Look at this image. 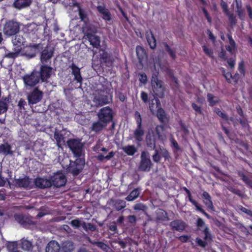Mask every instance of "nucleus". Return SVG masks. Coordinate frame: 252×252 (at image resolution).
<instances>
[{
    "mask_svg": "<svg viewBox=\"0 0 252 252\" xmlns=\"http://www.w3.org/2000/svg\"><path fill=\"white\" fill-rule=\"evenodd\" d=\"M94 95L93 102L97 106L107 104L112 100V89L106 86L98 85Z\"/></svg>",
    "mask_w": 252,
    "mask_h": 252,
    "instance_id": "nucleus-1",
    "label": "nucleus"
},
{
    "mask_svg": "<svg viewBox=\"0 0 252 252\" xmlns=\"http://www.w3.org/2000/svg\"><path fill=\"white\" fill-rule=\"evenodd\" d=\"M151 82L153 90L154 93V97H163L164 94V88L162 85V82L158 79V77L156 75L152 76Z\"/></svg>",
    "mask_w": 252,
    "mask_h": 252,
    "instance_id": "nucleus-2",
    "label": "nucleus"
},
{
    "mask_svg": "<svg viewBox=\"0 0 252 252\" xmlns=\"http://www.w3.org/2000/svg\"><path fill=\"white\" fill-rule=\"evenodd\" d=\"M20 30L19 24L13 20L7 22L3 28V33L8 36H10L17 34Z\"/></svg>",
    "mask_w": 252,
    "mask_h": 252,
    "instance_id": "nucleus-3",
    "label": "nucleus"
},
{
    "mask_svg": "<svg viewBox=\"0 0 252 252\" xmlns=\"http://www.w3.org/2000/svg\"><path fill=\"white\" fill-rule=\"evenodd\" d=\"M67 144L74 156L80 157L83 154V144L78 139H70L67 141Z\"/></svg>",
    "mask_w": 252,
    "mask_h": 252,
    "instance_id": "nucleus-4",
    "label": "nucleus"
},
{
    "mask_svg": "<svg viewBox=\"0 0 252 252\" xmlns=\"http://www.w3.org/2000/svg\"><path fill=\"white\" fill-rule=\"evenodd\" d=\"M43 93L38 88H34L29 92L27 95L28 103L29 105H33L39 102L42 99Z\"/></svg>",
    "mask_w": 252,
    "mask_h": 252,
    "instance_id": "nucleus-5",
    "label": "nucleus"
},
{
    "mask_svg": "<svg viewBox=\"0 0 252 252\" xmlns=\"http://www.w3.org/2000/svg\"><path fill=\"white\" fill-rule=\"evenodd\" d=\"M98 119L108 125L113 119L112 110L109 107H105L100 109L97 113Z\"/></svg>",
    "mask_w": 252,
    "mask_h": 252,
    "instance_id": "nucleus-6",
    "label": "nucleus"
},
{
    "mask_svg": "<svg viewBox=\"0 0 252 252\" xmlns=\"http://www.w3.org/2000/svg\"><path fill=\"white\" fill-rule=\"evenodd\" d=\"M151 166L152 162L149 154L146 152H142L141 155V160L138 167L139 170L142 171H149Z\"/></svg>",
    "mask_w": 252,
    "mask_h": 252,
    "instance_id": "nucleus-7",
    "label": "nucleus"
},
{
    "mask_svg": "<svg viewBox=\"0 0 252 252\" xmlns=\"http://www.w3.org/2000/svg\"><path fill=\"white\" fill-rule=\"evenodd\" d=\"M40 74L38 71H33L30 75H26L23 77V80L26 86L33 87L38 84L40 80Z\"/></svg>",
    "mask_w": 252,
    "mask_h": 252,
    "instance_id": "nucleus-8",
    "label": "nucleus"
},
{
    "mask_svg": "<svg viewBox=\"0 0 252 252\" xmlns=\"http://www.w3.org/2000/svg\"><path fill=\"white\" fill-rule=\"evenodd\" d=\"M84 164V161L82 159L80 158L76 159L75 161L70 163L68 171L74 176L77 175L83 169Z\"/></svg>",
    "mask_w": 252,
    "mask_h": 252,
    "instance_id": "nucleus-9",
    "label": "nucleus"
},
{
    "mask_svg": "<svg viewBox=\"0 0 252 252\" xmlns=\"http://www.w3.org/2000/svg\"><path fill=\"white\" fill-rule=\"evenodd\" d=\"M50 179L51 180L52 185L57 188L63 186L66 182L65 176L60 172L54 174Z\"/></svg>",
    "mask_w": 252,
    "mask_h": 252,
    "instance_id": "nucleus-10",
    "label": "nucleus"
},
{
    "mask_svg": "<svg viewBox=\"0 0 252 252\" xmlns=\"http://www.w3.org/2000/svg\"><path fill=\"white\" fill-rule=\"evenodd\" d=\"M53 71V68L44 64H42L38 71L40 74L39 77L42 82H45L51 77Z\"/></svg>",
    "mask_w": 252,
    "mask_h": 252,
    "instance_id": "nucleus-11",
    "label": "nucleus"
},
{
    "mask_svg": "<svg viewBox=\"0 0 252 252\" xmlns=\"http://www.w3.org/2000/svg\"><path fill=\"white\" fill-rule=\"evenodd\" d=\"M42 48V45L40 43L31 44L27 48L24 55L28 59L32 58L35 57L36 53Z\"/></svg>",
    "mask_w": 252,
    "mask_h": 252,
    "instance_id": "nucleus-12",
    "label": "nucleus"
},
{
    "mask_svg": "<svg viewBox=\"0 0 252 252\" xmlns=\"http://www.w3.org/2000/svg\"><path fill=\"white\" fill-rule=\"evenodd\" d=\"M68 131L65 129H63L59 132L57 130L54 133V138L57 141V144L59 147H61L63 144L65 143L66 139L68 135Z\"/></svg>",
    "mask_w": 252,
    "mask_h": 252,
    "instance_id": "nucleus-13",
    "label": "nucleus"
},
{
    "mask_svg": "<svg viewBox=\"0 0 252 252\" xmlns=\"http://www.w3.org/2000/svg\"><path fill=\"white\" fill-rule=\"evenodd\" d=\"M53 54V48L50 46H47L41 52L40 61L42 64H45L51 59Z\"/></svg>",
    "mask_w": 252,
    "mask_h": 252,
    "instance_id": "nucleus-14",
    "label": "nucleus"
},
{
    "mask_svg": "<svg viewBox=\"0 0 252 252\" xmlns=\"http://www.w3.org/2000/svg\"><path fill=\"white\" fill-rule=\"evenodd\" d=\"M34 184L36 187L41 189L49 188L52 186L51 180L47 178H37L35 180Z\"/></svg>",
    "mask_w": 252,
    "mask_h": 252,
    "instance_id": "nucleus-15",
    "label": "nucleus"
},
{
    "mask_svg": "<svg viewBox=\"0 0 252 252\" xmlns=\"http://www.w3.org/2000/svg\"><path fill=\"white\" fill-rule=\"evenodd\" d=\"M87 38L94 48H98L100 46V37L95 34L88 33L86 34Z\"/></svg>",
    "mask_w": 252,
    "mask_h": 252,
    "instance_id": "nucleus-16",
    "label": "nucleus"
},
{
    "mask_svg": "<svg viewBox=\"0 0 252 252\" xmlns=\"http://www.w3.org/2000/svg\"><path fill=\"white\" fill-rule=\"evenodd\" d=\"M203 202L209 210L214 211V207L210 195L207 191H204L201 195Z\"/></svg>",
    "mask_w": 252,
    "mask_h": 252,
    "instance_id": "nucleus-17",
    "label": "nucleus"
},
{
    "mask_svg": "<svg viewBox=\"0 0 252 252\" xmlns=\"http://www.w3.org/2000/svg\"><path fill=\"white\" fill-rule=\"evenodd\" d=\"M149 110L153 115H155L158 108L161 107V104L158 98L152 99L149 102Z\"/></svg>",
    "mask_w": 252,
    "mask_h": 252,
    "instance_id": "nucleus-18",
    "label": "nucleus"
},
{
    "mask_svg": "<svg viewBox=\"0 0 252 252\" xmlns=\"http://www.w3.org/2000/svg\"><path fill=\"white\" fill-rule=\"evenodd\" d=\"M109 204L112 205L117 211H120L126 207V201L121 199L114 200L111 199L109 202Z\"/></svg>",
    "mask_w": 252,
    "mask_h": 252,
    "instance_id": "nucleus-19",
    "label": "nucleus"
},
{
    "mask_svg": "<svg viewBox=\"0 0 252 252\" xmlns=\"http://www.w3.org/2000/svg\"><path fill=\"white\" fill-rule=\"evenodd\" d=\"M32 0H15L13 5L17 9H21L30 6Z\"/></svg>",
    "mask_w": 252,
    "mask_h": 252,
    "instance_id": "nucleus-20",
    "label": "nucleus"
},
{
    "mask_svg": "<svg viewBox=\"0 0 252 252\" xmlns=\"http://www.w3.org/2000/svg\"><path fill=\"white\" fill-rule=\"evenodd\" d=\"M61 246L56 241H51L48 243L46 247V252H59Z\"/></svg>",
    "mask_w": 252,
    "mask_h": 252,
    "instance_id": "nucleus-21",
    "label": "nucleus"
},
{
    "mask_svg": "<svg viewBox=\"0 0 252 252\" xmlns=\"http://www.w3.org/2000/svg\"><path fill=\"white\" fill-rule=\"evenodd\" d=\"M98 12L101 14L102 18L106 21H109L111 19V14L104 6L99 5L97 7Z\"/></svg>",
    "mask_w": 252,
    "mask_h": 252,
    "instance_id": "nucleus-22",
    "label": "nucleus"
},
{
    "mask_svg": "<svg viewBox=\"0 0 252 252\" xmlns=\"http://www.w3.org/2000/svg\"><path fill=\"white\" fill-rule=\"evenodd\" d=\"M107 125L98 119V121L93 123L91 129L95 132H98L105 128Z\"/></svg>",
    "mask_w": 252,
    "mask_h": 252,
    "instance_id": "nucleus-23",
    "label": "nucleus"
},
{
    "mask_svg": "<svg viewBox=\"0 0 252 252\" xmlns=\"http://www.w3.org/2000/svg\"><path fill=\"white\" fill-rule=\"evenodd\" d=\"M14 38L12 39V43L14 46L16 47L17 51H21V46L25 42V39L22 35L20 34H15Z\"/></svg>",
    "mask_w": 252,
    "mask_h": 252,
    "instance_id": "nucleus-24",
    "label": "nucleus"
},
{
    "mask_svg": "<svg viewBox=\"0 0 252 252\" xmlns=\"http://www.w3.org/2000/svg\"><path fill=\"white\" fill-rule=\"evenodd\" d=\"M188 196L189 198V201L195 207L197 210L200 212L201 213H202L206 217H207L208 219L210 218V216L207 213L204 209H203L200 205L198 203V202L195 201V200L192 199L191 194V193L188 194Z\"/></svg>",
    "mask_w": 252,
    "mask_h": 252,
    "instance_id": "nucleus-25",
    "label": "nucleus"
},
{
    "mask_svg": "<svg viewBox=\"0 0 252 252\" xmlns=\"http://www.w3.org/2000/svg\"><path fill=\"white\" fill-rule=\"evenodd\" d=\"M188 196L189 198V201L195 207L197 210L200 212L201 213H202L206 217H207L208 219L210 218V216L207 213L204 209H203L200 205L198 203V202L195 201V200L192 199L191 194V193L188 194Z\"/></svg>",
    "mask_w": 252,
    "mask_h": 252,
    "instance_id": "nucleus-26",
    "label": "nucleus"
},
{
    "mask_svg": "<svg viewBox=\"0 0 252 252\" xmlns=\"http://www.w3.org/2000/svg\"><path fill=\"white\" fill-rule=\"evenodd\" d=\"M238 175L240 178L241 180L250 189H252V180L247 175H246L244 172L242 171H238Z\"/></svg>",
    "mask_w": 252,
    "mask_h": 252,
    "instance_id": "nucleus-27",
    "label": "nucleus"
},
{
    "mask_svg": "<svg viewBox=\"0 0 252 252\" xmlns=\"http://www.w3.org/2000/svg\"><path fill=\"white\" fill-rule=\"evenodd\" d=\"M74 249V243L70 241L63 242L61 247V250L63 252H72Z\"/></svg>",
    "mask_w": 252,
    "mask_h": 252,
    "instance_id": "nucleus-28",
    "label": "nucleus"
},
{
    "mask_svg": "<svg viewBox=\"0 0 252 252\" xmlns=\"http://www.w3.org/2000/svg\"><path fill=\"white\" fill-rule=\"evenodd\" d=\"M64 6L67 7L68 6H77L78 7V12L80 16V18L81 20H84L86 18V14L85 13L84 11L79 6V4L78 3L76 2L75 0H72L71 2H69L68 4H66L65 3H64Z\"/></svg>",
    "mask_w": 252,
    "mask_h": 252,
    "instance_id": "nucleus-29",
    "label": "nucleus"
},
{
    "mask_svg": "<svg viewBox=\"0 0 252 252\" xmlns=\"http://www.w3.org/2000/svg\"><path fill=\"white\" fill-rule=\"evenodd\" d=\"M155 115H156L158 120L162 123H166L169 120V117L161 107L158 108Z\"/></svg>",
    "mask_w": 252,
    "mask_h": 252,
    "instance_id": "nucleus-30",
    "label": "nucleus"
},
{
    "mask_svg": "<svg viewBox=\"0 0 252 252\" xmlns=\"http://www.w3.org/2000/svg\"><path fill=\"white\" fill-rule=\"evenodd\" d=\"M13 152L11 150V146L8 143L1 144L0 145V154L4 155H12Z\"/></svg>",
    "mask_w": 252,
    "mask_h": 252,
    "instance_id": "nucleus-31",
    "label": "nucleus"
},
{
    "mask_svg": "<svg viewBox=\"0 0 252 252\" xmlns=\"http://www.w3.org/2000/svg\"><path fill=\"white\" fill-rule=\"evenodd\" d=\"M146 38L150 48L152 49H155L156 47V40L151 31L146 32Z\"/></svg>",
    "mask_w": 252,
    "mask_h": 252,
    "instance_id": "nucleus-32",
    "label": "nucleus"
},
{
    "mask_svg": "<svg viewBox=\"0 0 252 252\" xmlns=\"http://www.w3.org/2000/svg\"><path fill=\"white\" fill-rule=\"evenodd\" d=\"M15 183L19 187L27 188L31 184V181L28 177H24L15 180Z\"/></svg>",
    "mask_w": 252,
    "mask_h": 252,
    "instance_id": "nucleus-33",
    "label": "nucleus"
},
{
    "mask_svg": "<svg viewBox=\"0 0 252 252\" xmlns=\"http://www.w3.org/2000/svg\"><path fill=\"white\" fill-rule=\"evenodd\" d=\"M70 225L75 228H79L82 226L84 229L87 231V227L85 222L78 219H75L70 222Z\"/></svg>",
    "mask_w": 252,
    "mask_h": 252,
    "instance_id": "nucleus-34",
    "label": "nucleus"
},
{
    "mask_svg": "<svg viewBox=\"0 0 252 252\" xmlns=\"http://www.w3.org/2000/svg\"><path fill=\"white\" fill-rule=\"evenodd\" d=\"M144 134V131L142 128V125H137V127L134 131V137L138 141H141L143 139V136Z\"/></svg>",
    "mask_w": 252,
    "mask_h": 252,
    "instance_id": "nucleus-35",
    "label": "nucleus"
},
{
    "mask_svg": "<svg viewBox=\"0 0 252 252\" xmlns=\"http://www.w3.org/2000/svg\"><path fill=\"white\" fill-rule=\"evenodd\" d=\"M70 68L72 69V73L74 76L75 79L78 82L81 83L82 80V78L80 74V69L73 64H72Z\"/></svg>",
    "mask_w": 252,
    "mask_h": 252,
    "instance_id": "nucleus-36",
    "label": "nucleus"
},
{
    "mask_svg": "<svg viewBox=\"0 0 252 252\" xmlns=\"http://www.w3.org/2000/svg\"><path fill=\"white\" fill-rule=\"evenodd\" d=\"M21 247L25 250L29 251L32 248V243L27 239L23 238L21 240Z\"/></svg>",
    "mask_w": 252,
    "mask_h": 252,
    "instance_id": "nucleus-37",
    "label": "nucleus"
},
{
    "mask_svg": "<svg viewBox=\"0 0 252 252\" xmlns=\"http://www.w3.org/2000/svg\"><path fill=\"white\" fill-rule=\"evenodd\" d=\"M146 142L148 146L151 148H154L156 145V138L153 132H149L146 137Z\"/></svg>",
    "mask_w": 252,
    "mask_h": 252,
    "instance_id": "nucleus-38",
    "label": "nucleus"
},
{
    "mask_svg": "<svg viewBox=\"0 0 252 252\" xmlns=\"http://www.w3.org/2000/svg\"><path fill=\"white\" fill-rule=\"evenodd\" d=\"M140 189H133L130 194L126 198V200L128 201H132L136 199L139 195Z\"/></svg>",
    "mask_w": 252,
    "mask_h": 252,
    "instance_id": "nucleus-39",
    "label": "nucleus"
},
{
    "mask_svg": "<svg viewBox=\"0 0 252 252\" xmlns=\"http://www.w3.org/2000/svg\"><path fill=\"white\" fill-rule=\"evenodd\" d=\"M156 131L159 139L163 140L166 138V134L162 126H158L156 128Z\"/></svg>",
    "mask_w": 252,
    "mask_h": 252,
    "instance_id": "nucleus-40",
    "label": "nucleus"
},
{
    "mask_svg": "<svg viewBox=\"0 0 252 252\" xmlns=\"http://www.w3.org/2000/svg\"><path fill=\"white\" fill-rule=\"evenodd\" d=\"M122 149L129 156H133L137 151L134 145L126 146L123 147Z\"/></svg>",
    "mask_w": 252,
    "mask_h": 252,
    "instance_id": "nucleus-41",
    "label": "nucleus"
},
{
    "mask_svg": "<svg viewBox=\"0 0 252 252\" xmlns=\"http://www.w3.org/2000/svg\"><path fill=\"white\" fill-rule=\"evenodd\" d=\"M115 155V153L113 151H111L108 153L106 156L103 155L102 154H99L97 157L96 158L100 161H103L105 159L108 160L112 158Z\"/></svg>",
    "mask_w": 252,
    "mask_h": 252,
    "instance_id": "nucleus-42",
    "label": "nucleus"
},
{
    "mask_svg": "<svg viewBox=\"0 0 252 252\" xmlns=\"http://www.w3.org/2000/svg\"><path fill=\"white\" fill-rule=\"evenodd\" d=\"M166 213L163 210L158 209L156 211V220H164L167 218Z\"/></svg>",
    "mask_w": 252,
    "mask_h": 252,
    "instance_id": "nucleus-43",
    "label": "nucleus"
},
{
    "mask_svg": "<svg viewBox=\"0 0 252 252\" xmlns=\"http://www.w3.org/2000/svg\"><path fill=\"white\" fill-rule=\"evenodd\" d=\"M236 12L237 13L239 18L242 20H243L245 18V10L243 9L241 4L238 3H236Z\"/></svg>",
    "mask_w": 252,
    "mask_h": 252,
    "instance_id": "nucleus-44",
    "label": "nucleus"
},
{
    "mask_svg": "<svg viewBox=\"0 0 252 252\" xmlns=\"http://www.w3.org/2000/svg\"><path fill=\"white\" fill-rule=\"evenodd\" d=\"M186 228V223L182 221L174 220V229L179 231H183Z\"/></svg>",
    "mask_w": 252,
    "mask_h": 252,
    "instance_id": "nucleus-45",
    "label": "nucleus"
},
{
    "mask_svg": "<svg viewBox=\"0 0 252 252\" xmlns=\"http://www.w3.org/2000/svg\"><path fill=\"white\" fill-rule=\"evenodd\" d=\"M136 52L140 61L146 56L145 51L141 46H137L136 48Z\"/></svg>",
    "mask_w": 252,
    "mask_h": 252,
    "instance_id": "nucleus-46",
    "label": "nucleus"
},
{
    "mask_svg": "<svg viewBox=\"0 0 252 252\" xmlns=\"http://www.w3.org/2000/svg\"><path fill=\"white\" fill-rule=\"evenodd\" d=\"M225 15L228 17V21L231 27H233L236 25L237 22V20L236 16L233 13L229 12L228 14H227Z\"/></svg>",
    "mask_w": 252,
    "mask_h": 252,
    "instance_id": "nucleus-47",
    "label": "nucleus"
},
{
    "mask_svg": "<svg viewBox=\"0 0 252 252\" xmlns=\"http://www.w3.org/2000/svg\"><path fill=\"white\" fill-rule=\"evenodd\" d=\"M133 209L135 211H141L146 213L148 207L145 204L141 203H138L135 204L133 207Z\"/></svg>",
    "mask_w": 252,
    "mask_h": 252,
    "instance_id": "nucleus-48",
    "label": "nucleus"
},
{
    "mask_svg": "<svg viewBox=\"0 0 252 252\" xmlns=\"http://www.w3.org/2000/svg\"><path fill=\"white\" fill-rule=\"evenodd\" d=\"M207 96L208 101L209 103V105L210 106H214V105L219 103L218 99H214L215 96L213 94L209 93L207 94Z\"/></svg>",
    "mask_w": 252,
    "mask_h": 252,
    "instance_id": "nucleus-49",
    "label": "nucleus"
},
{
    "mask_svg": "<svg viewBox=\"0 0 252 252\" xmlns=\"http://www.w3.org/2000/svg\"><path fill=\"white\" fill-rule=\"evenodd\" d=\"M6 101V99L4 100H0V114L5 112L7 110L8 105Z\"/></svg>",
    "mask_w": 252,
    "mask_h": 252,
    "instance_id": "nucleus-50",
    "label": "nucleus"
},
{
    "mask_svg": "<svg viewBox=\"0 0 252 252\" xmlns=\"http://www.w3.org/2000/svg\"><path fill=\"white\" fill-rule=\"evenodd\" d=\"M215 112L221 119L223 120L227 121L228 120V118L226 114L223 113L221 111V110L218 108H216L214 110Z\"/></svg>",
    "mask_w": 252,
    "mask_h": 252,
    "instance_id": "nucleus-51",
    "label": "nucleus"
},
{
    "mask_svg": "<svg viewBox=\"0 0 252 252\" xmlns=\"http://www.w3.org/2000/svg\"><path fill=\"white\" fill-rule=\"evenodd\" d=\"M17 242H8L6 244V247L9 251L13 252L17 248Z\"/></svg>",
    "mask_w": 252,
    "mask_h": 252,
    "instance_id": "nucleus-52",
    "label": "nucleus"
},
{
    "mask_svg": "<svg viewBox=\"0 0 252 252\" xmlns=\"http://www.w3.org/2000/svg\"><path fill=\"white\" fill-rule=\"evenodd\" d=\"M203 232L204 234V239L206 241H209L212 240V236L209 232V229L208 227H206Z\"/></svg>",
    "mask_w": 252,
    "mask_h": 252,
    "instance_id": "nucleus-53",
    "label": "nucleus"
},
{
    "mask_svg": "<svg viewBox=\"0 0 252 252\" xmlns=\"http://www.w3.org/2000/svg\"><path fill=\"white\" fill-rule=\"evenodd\" d=\"M161 154L159 150L156 149L155 153L153 155V159L155 162H158L160 160Z\"/></svg>",
    "mask_w": 252,
    "mask_h": 252,
    "instance_id": "nucleus-54",
    "label": "nucleus"
},
{
    "mask_svg": "<svg viewBox=\"0 0 252 252\" xmlns=\"http://www.w3.org/2000/svg\"><path fill=\"white\" fill-rule=\"evenodd\" d=\"M191 107L192 109L195 111L196 114H202L203 112L200 106H198L195 103H191Z\"/></svg>",
    "mask_w": 252,
    "mask_h": 252,
    "instance_id": "nucleus-55",
    "label": "nucleus"
},
{
    "mask_svg": "<svg viewBox=\"0 0 252 252\" xmlns=\"http://www.w3.org/2000/svg\"><path fill=\"white\" fill-rule=\"evenodd\" d=\"M202 48L206 55L211 58H213V51L211 49L208 48L205 45L202 46Z\"/></svg>",
    "mask_w": 252,
    "mask_h": 252,
    "instance_id": "nucleus-56",
    "label": "nucleus"
},
{
    "mask_svg": "<svg viewBox=\"0 0 252 252\" xmlns=\"http://www.w3.org/2000/svg\"><path fill=\"white\" fill-rule=\"evenodd\" d=\"M220 6L221 7V8L222 9L223 12L226 15L227 14H228L229 12H230L229 11L227 3L225 1H224L223 0H221L220 2Z\"/></svg>",
    "mask_w": 252,
    "mask_h": 252,
    "instance_id": "nucleus-57",
    "label": "nucleus"
},
{
    "mask_svg": "<svg viewBox=\"0 0 252 252\" xmlns=\"http://www.w3.org/2000/svg\"><path fill=\"white\" fill-rule=\"evenodd\" d=\"M95 245L105 252H108L110 249L107 245L101 242L95 243Z\"/></svg>",
    "mask_w": 252,
    "mask_h": 252,
    "instance_id": "nucleus-58",
    "label": "nucleus"
},
{
    "mask_svg": "<svg viewBox=\"0 0 252 252\" xmlns=\"http://www.w3.org/2000/svg\"><path fill=\"white\" fill-rule=\"evenodd\" d=\"M238 70L239 72L244 76L245 75V64L244 61H241L239 63L238 65Z\"/></svg>",
    "mask_w": 252,
    "mask_h": 252,
    "instance_id": "nucleus-59",
    "label": "nucleus"
},
{
    "mask_svg": "<svg viewBox=\"0 0 252 252\" xmlns=\"http://www.w3.org/2000/svg\"><path fill=\"white\" fill-rule=\"evenodd\" d=\"M20 51H17V49H15L14 52L9 53L5 55L4 58H8L10 59H14L17 57Z\"/></svg>",
    "mask_w": 252,
    "mask_h": 252,
    "instance_id": "nucleus-60",
    "label": "nucleus"
},
{
    "mask_svg": "<svg viewBox=\"0 0 252 252\" xmlns=\"http://www.w3.org/2000/svg\"><path fill=\"white\" fill-rule=\"evenodd\" d=\"M227 37L228 38L230 44L229 46H230L231 47H233V48L234 49V50H237V46L236 43L234 40L233 39L231 35L230 34H228Z\"/></svg>",
    "mask_w": 252,
    "mask_h": 252,
    "instance_id": "nucleus-61",
    "label": "nucleus"
},
{
    "mask_svg": "<svg viewBox=\"0 0 252 252\" xmlns=\"http://www.w3.org/2000/svg\"><path fill=\"white\" fill-rule=\"evenodd\" d=\"M180 125L181 126V130L183 132V133L185 135H187L189 133V131L188 129L187 126H186L185 124L183 123L182 121L180 122Z\"/></svg>",
    "mask_w": 252,
    "mask_h": 252,
    "instance_id": "nucleus-62",
    "label": "nucleus"
},
{
    "mask_svg": "<svg viewBox=\"0 0 252 252\" xmlns=\"http://www.w3.org/2000/svg\"><path fill=\"white\" fill-rule=\"evenodd\" d=\"M222 73L223 76L225 78L228 83H230V79L233 78L232 74L229 72H225V70L222 68Z\"/></svg>",
    "mask_w": 252,
    "mask_h": 252,
    "instance_id": "nucleus-63",
    "label": "nucleus"
},
{
    "mask_svg": "<svg viewBox=\"0 0 252 252\" xmlns=\"http://www.w3.org/2000/svg\"><path fill=\"white\" fill-rule=\"evenodd\" d=\"M179 240L182 243H186L189 241L190 238V236L188 235H182L179 237H177Z\"/></svg>",
    "mask_w": 252,
    "mask_h": 252,
    "instance_id": "nucleus-64",
    "label": "nucleus"
}]
</instances>
